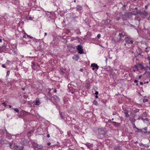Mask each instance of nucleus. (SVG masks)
<instances>
[{"instance_id":"nucleus-37","label":"nucleus","mask_w":150,"mask_h":150,"mask_svg":"<svg viewBox=\"0 0 150 150\" xmlns=\"http://www.w3.org/2000/svg\"><path fill=\"white\" fill-rule=\"evenodd\" d=\"M138 67V66L137 65H134V67H135V68H137Z\"/></svg>"},{"instance_id":"nucleus-29","label":"nucleus","mask_w":150,"mask_h":150,"mask_svg":"<svg viewBox=\"0 0 150 150\" xmlns=\"http://www.w3.org/2000/svg\"><path fill=\"white\" fill-rule=\"evenodd\" d=\"M90 83H87V84H86V87L87 88H89V87H90Z\"/></svg>"},{"instance_id":"nucleus-52","label":"nucleus","mask_w":150,"mask_h":150,"mask_svg":"<svg viewBox=\"0 0 150 150\" xmlns=\"http://www.w3.org/2000/svg\"><path fill=\"white\" fill-rule=\"evenodd\" d=\"M148 6L147 5L145 6V8L146 9L147 8Z\"/></svg>"},{"instance_id":"nucleus-32","label":"nucleus","mask_w":150,"mask_h":150,"mask_svg":"<svg viewBox=\"0 0 150 150\" xmlns=\"http://www.w3.org/2000/svg\"><path fill=\"white\" fill-rule=\"evenodd\" d=\"M27 35V37L29 38H30V39H32L33 38L31 36H30V35H28L27 34H26Z\"/></svg>"},{"instance_id":"nucleus-18","label":"nucleus","mask_w":150,"mask_h":150,"mask_svg":"<svg viewBox=\"0 0 150 150\" xmlns=\"http://www.w3.org/2000/svg\"><path fill=\"white\" fill-rule=\"evenodd\" d=\"M93 103L94 105H98V102L96 100H94L93 101Z\"/></svg>"},{"instance_id":"nucleus-55","label":"nucleus","mask_w":150,"mask_h":150,"mask_svg":"<svg viewBox=\"0 0 150 150\" xmlns=\"http://www.w3.org/2000/svg\"><path fill=\"white\" fill-rule=\"evenodd\" d=\"M9 107L10 108H11L12 107V106L11 105H9Z\"/></svg>"},{"instance_id":"nucleus-5","label":"nucleus","mask_w":150,"mask_h":150,"mask_svg":"<svg viewBox=\"0 0 150 150\" xmlns=\"http://www.w3.org/2000/svg\"><path fill=\"white\" fill-rule=\"evenodd\" d=\"M98 132L99 134H104L105 133V128H101L98 129Z\"/></svg>"},{"instance_id":"nucleus-46","label":"nucleus","mask_w":150,"mask_h":150,"mask_svg":"<svg viewBox=\"0 0 150 150\" xmlns=\"http://www.w3.org/2000/svg\"><path fill=\"white\" fill-rule=\"evenodd\" d=\"M48 93L49 94L50 96H51V93L50 92H48Z\"/></svg>"},{"instance_id":"nucleus-1","label":"nucleus","mask_w":150,"mask_h":150,"mask_svg":"<svg viewBox=\"0 0 150 150\" xmlns=\"http://www.w3.org/2000/svg\"><path fill=\"white\" fill-rule=\"evenodd\" d=\"M132 12L133 13V14L135 15H136L139 13L143 14L145 16H147L148 15L147 12L145 11H143L142 12H141L140 11L139 12L138 11H137L136 12H135L134 11H132Z\"/></svg>"},{"instance_id":"nucleus-27","label":"nucleus","mask_w":150,"mask_h":150,"mask_svg":"<svg viewBox=\"0 0 150 150\" xmlns=\"http://www.w3.org/2000/svg\"><path fill=\"white\" fill-rule=\"evenodd\" d=\"M11 63V62L9 60H7L6 62V64H9Z\"/></svg>"},{"instance_id":"nucleus-3","label":"nucleus","mask_w":150,"mask_h":150,"mask_svg":"<svg viewBox=\"0 0 150 150\" xmlns=\"http://www.w3.org/2000/svg\"><path fill=\"white\" fill-rule=\"evenodd\" d=\"M119 36H120L119 39L115 41V42H119L122 40V38H124L125 35H123L122 33H119Z\"/></svg>"},{"instance_id":"nucleus-9","label":"nucleus","mask_w":150,"mask_h":150,"mask_svg":"<svg viewBox=\"0 0 150 150\" xmlns=\"http://www.w3.org/2000/svg\"><path fill=\"white\" fill-rule=\"evenodd\" d=\"M23 146H16L15 147L16 150H23Z\"/></svg>"},{"instance_id":"nucleus-38","label":"nucleus","mask_w":150,"mask_h":150,"mask_svg":"<svg viewBox=\"0 0 150 150\" xmlns=\"http://www.w3.org/2000/svg\"><path fill=\"white\" fill-rule=\"evenodd\" d=\"M93 89L95 90L96 89H97V87L96 86H93Z\"/></svg>"},{"instance_id":"nucleus-62","label":"nucleus","mask_w":150,"mask_h":150,"mask_svg":"<svg viewBox=\"0 0 150 150\" xmlns=\"http://www.w3.org/2000/svg\"><path fill=\"white\" fill-rule=\"evenodd\" d=\"M71 93H72V94H73V93H74V92H73V91H72V92H71Z\"/></svg>"},{"instance_id":"nucleus-30","label":"nucleus","mask_w":150,"mask_h":150,"mask_svg":"<svg viewBox=\"0 0 150 150\" xmlns=\"http://www.w3.org/2000/svg\"><path fill=\"white\" fill-rule=\"evenodd\" d=\"M35 64L33 62L32 63V67H34L35 66Z\"/></svg>"},{"instance_id":"nucleus-51","label":"nucleus","mask_w":150,"mask_h":150,"mask_svg":"<svg viewBox=\"0 0 150 150\" xmlns=\"http://www.w3.org/2000/svg\"><path fill=\"white\" fill-rule=\"evenodd\" d=\"M80 71H83V69H80Z\"/></svg>"},{"instance_id":"nucleus-4","label":"nucleus","mask_w":150,"mask_h":150,"mask_svg":"<svg viewBox=\"0 0 150 150\" xmlns=\"http://www.w3.org/2000/svg\"><path fill=\"white\" fill-rule=\"evenodd\" d=\"M125 42L126 43L129 44L130 43L132 44L133 41L132 40H130V39L128 37H126L125 38Z\"/></svg>"},{"instance_id":"nucleus-14","label":"nucleus","mask_w":150,"mask_h":150,"mask_svg":"<svg viewBox=\"0 0 150 150\" xmlns=\"http://www.w3.org/2000/svg\"><path fill=\"white\" fill-rule=\"evenodd\" d=\"M138 66L141 68V69L142 70L143 69H145L144 67L142 64H138Z\"/></svg>"},{"instance_id":"nucleus-35","label":"nucleus","mask_w":150,"mask_h":150,"mask_svg":"<svg viewBox=\"0 0 150 150\" xmlns=\"http://www.w3.org/2000/svg\"><path fill=\"white\" fill-rule=\"evenodd\" d=\"M2 67L4 68H6V66L5 64H3L2 65Z\"/></svg>"},{"instance_id":"nucleus-40","label":"nucleus","mask_w":150,"mask_h":150,"mask_svg":"<svg viewBox=\"0 0 150 150\" xmlns=\"http://www.w3.org/2000/svg\"><path fill=\"white\" fill-rule=\"evenodd\" d=\"M148 100L147 99H145L144 100V101L145 102H148Z\"/></svg>"},{"instance_id":"nucleus-53","label":"nucleus","mask_w":150,"mask_h":150,"mask_svg":"<svg viewBox=\"0 0 150 150\" xmlns=\"http://www.w3.org/2000/svg\"><path fill=\"white\" fill-rule=\"evenodd\" d=\"M113 115H114L116 114V112H113Z\"/></svg>"},{"instance_id":"nucleus-57","label":"nucleus","mask_w":150,"mask_h":150,"mask_svg":"<svg viewBox=\"0 0 150 150\" xmlns=\"http://www.w3.org/2000/svg\"><path fill=\"white\" fill-rule=\"evenodd\" d=\"M44 34H45V36L47 35V33H45Z\"/></svg>"},{"instance_id":"nucleus-25","label":"nucleus","mask_w":150,"mask_h":150,"mask_svg":"<svg viewBox=\"0 0 150 150\" xmlns=\"http://www.w3.org/2000/svg\"><path fill=\"white\" fill-rule=\"evenodd\" d=\"M136 129L138 130V132H144L142 131V129H139L137 127H136Z\"/></svg>"},{"instance_id":"nucleus-26","label":"nucleus","mask_w":150,"mask_h":150,"mask_svg":"<svg viewBox=\"0 0 150 150\" xmlns=\"http://www.w3.org/2000/svg\"><path fill=\"white\" fill-rule=\"evenodd\" d=\"M72 58L73 59H76L77 60L78 59V57L76 56L73 57Z\"/></svg>"},{"instance_id":"nucleus-23","label":"nucleus","mask_w":150,"mask_h":150,"mask_svg":"<svg viewBox=\"0 0 150 150\" xmlns=\"http://www.w3.org/2000/svg\"><path fill=\"white\" fill-rule=\"evenodd\" d=\"M146 59H147L148 60L149 65H150V57H148L147 58H146Z\"/></svg>"},{"instance_id":"nucleus-61","label":"nucleus","mask_w":150,"mask_h":150,"mask_svg":"<svg viewBox=\"0 0 150 150\" xmlns=\"http://www.w3.org/2000/svg\"><path fill=\"white\" fill-rule=\"evenodd\" d=\"M148 68L149 69V70H150V65H149V67Z\"/></svg>"},{"instance_id":"nucleus-16","label":"nucleus","mask_w":150,"mask_h":150,"mask_svg":"<svg viewBox=\"0 0 150 150\" xmlns=\"http://www.w3.org/2000/svg\"><path fill=\"white\" fill-rule=\"evenodd\" d=\"M54 98L57 101H59V98L56 96H54Z\"/></svg>"},{"instance_id":"nucleus-20","label":"nucleus","mask_w":150,"mask_h":150,"mask_svg":"<svg viewBox=\"0 0 150 150\" xmlns=\"http://www.w3.org/2000/svg\"><path fill=\"white\" fill-rule=\"evenodd\" d=\"M40 104V102L39 100H37L35 102V105H39Z\"/></svg>"},{"instance_id":"nucleus-22","label":"nucleus","mask_w":150,"mask_h":150,"mask_svg":"<svg viewBox=\"0 0 150 150\" xmlns=\"http://www.w3.org/2000/svg\"><path fill=\"white\" fill-rule=\"evenodd\" d=\"M68 87L69 90H71L72 89V88L71 87V85L70 84H68Z\"/></svg>"},{"instance_id":"nucleus-63","label":"nucleus","mask_w":150,"mask_h":150,"mask_svg":"<svg viewBox=\"0 0 150 150\" xmlns=\"http://www.w3.org/2000/svg\"><path fill=\"white\" fill-rule=\"evenodd\" d=\"M25 35H24L23 36V38H25Z\"/></svg>"},{"instance_id":"nucleus-24","label":"nucleus","mask_w":150,"mask_h":150,"mask_svg":"<svg viewBox=\"0 0 150 150\" xmlns=\"http://www.w3.org/2000/svg\"><path fill=\"white\" fill-rule=\"evenodd\" d=\"M14 110L17 112H19L18 109L17 108H14L13 109Z\"/></svg>"},{"instance_id":"nucleus-44","label":"nucleus","mask_w":150,"mask_h":150,"mask_svg":"<svg viewBox=\"0 0 150 150\" xmlns=\"http://www.w3.org/2000/svg\"><path fill=\"white\" fill-rule=\"evenodd\" d=\"M2 104L4 105V106L5 107H6V105L5 102H4Z\"/></svg>"},{"instance_id":"nucleus-15","label":"nucleus","mask_w":150,"mask_h":150,"mask_svg":"<svg viewBox=\"0 0 150 150\" xmlns=\"http://www.w3.org/2000/svg\"><path fill=\"white\" fill-rule=\"evenodd\" d=\"M141 56V52H139L138 54H137L135 55H134V57L136 58H137V57H139V56Z\"/></svg>"},{"instance_id":"nucleus-42","label":"nucleus","mask_w":150,"mask_h":150,"mask_svg":"<svg viewBox=\"0 0 150 150\" xmlns=\"http://www.w3.org/2000/svg\"><path fill=\"white\" fill-rule=\"evenodd\" d=\"M134 82L135 83H137L138 82V81L137 80H135L134 81Z\"/></svg>"},{"instance_id":"nucleus-28","label":"nucleus","mask_w":150,"mask_h":150,"mask_svg":"<svg viewBox=\"0 0 150 150\" xmlns=\"http://www.w3.org/2000/svg\"><path fill=\"white\" fill-rule=\"evenodd\" d=\"M10 73V71L9 70H8L7 71L6 76H8L9 75Z\"/></svg>"},{"instance_id":"nucleus-58","label":"nucleus","mask_w":150,"mask_h":150,"mask_svg":"<svg viewBox=\"0 0 150 150\" xmlns=\"http://www.w3.org/2000/svg\"><path fill=\"white\" fill-rule=\"evenodd\" d=\"M134 9L135 10H137V7L135 8H134Z\"/></svg>"},{"instance_id":"nucleus-45","label":"nucleus","mask_w":150,"mask_h":150,"mask_svg":"<svg viewBox=\"0 0 150 150\" xmlns=\"http://www.w3.org/2000/svg\"><path fill=\"white\" fill-rule=\"evenodd\" d=\"M11 145H12V144H11V143H10L9 144V145H10V147L11 148Z\"/></svg>"},{"instance_id":"nucleus-10","label":"nucleus","mask_w":150,"mask_h":150,"mask_svg":"<svg viewBox=\"0 0 150 150\" xmlns=\"http://www.w3.org/2000/svg\"><path fill=\"white\" fill-rule=\"evenodd\" d=\"M76 10L77 11H80L81 10L83 9L82 7L80 5H77L76 7Z\"/></svg>"},{"instance_id":"nucleus-59","label":"nucleus","mask_w":150,"mask_h":150,"mask_svg":"<svg viewBox=\"0 0 150 150\" xmlns=\"http://www.w3.org/2000/svg\"><path fill=\"white\" fill-rule=\"evenodd\" d=\"M120 15L121 16H123V14H121V13H120Z\"/></svg>"},{"instance_id":"nucleus-17","label":"nucleus","mask_w":150,"mask_h":150,"mask_svg":"<svg viewBox=\"0 0 150 150\" xmlns=\"http://www.w3.org/2000/svg\"><path fill=\"white\" fill-rule=\"evenodd\" d=\"M112 123L113 124V125L115 127H117L118 125V123L116 122H113Z\"/></svg>"},{"instance_id":"nucleus-49","label":"nucleus","mask_w":150,"mask_h":150,"mask_svg":"<svg viewBox=\"0 0 150 150\" xmlns=\"http://www.w3.org/2000/svg\"><path fill=\"white\" fill-rule=\"evenodd\" d=\"M140 85H143V83L142 82H140Z\"/></svg>"},{"instance_id":"nucleus-39","label":"nucleus","mask_w":150,"mask_h":150,"mask_svg":"<svg viewBox=\"0 0 150 150\" xmlns=\"http://www.w3.org/2000/svg\"><path fill=\"white\" fill-rule=\"evenodd\" d=\"M95 94L96 95H97L98 94V92L97 91H96Z\"/></svg>"},{"instance_id":"nucleus-7","label":"nucleus","mask_w":150,"mask_h":150,"mask_svg":"<svg viewBox=\"0 0 150 150\" xmlns=\"http://www.w3.org/2000/svg\"><path fill=\"white\" fill-rule=\"evenodd\" d=\"M35 148L40 150H42L43 149V147L41 145H39L36 143H35L34 144Z\"/></svg>"},{"instance_id":"nucleus-33","label":"nucleus","mask_w":150,"mask_h":150,"mask_svg":"<svg viewBox=\"0 0 150 150\" xmlns=\"http://www.w3.org/2000/svg\"><path fill=\"white\" fill-rule=\"evenodd\" d=\"M100 36H101V35L100 34H98V35H97V37L98 38H99L100 37Z\"/></svg>"},{"instance_id":"nucleus-11","label":"nucleus","mask_w":150,"mask_h":150,"mask_svg":"<svg viewBox=\"0 0 150 150\" xmlns=\"http://www.w3.org/2000/svg\"><path fill=\"white\" fill-rule=\"evenodd\" d=\"M6 47L5 46H2L0 47V53L3 52L5 50Z\"/></svg>"},{"instance_id":"nucleus-31","label":"nucleus","mask_w":150,"mask_h":150,"mask_svg":"<svg viewBox=\"0 0 150 150\" xmlns=\"http://www.w3.org/2000/svg\"><path fill=\"white\" fill-rule=\"evenodd\" d=\"M148 67H149L148 66H146V67H144V68L145 69H144V70L146 71L147 70V69L148 68Z\"/></svg>"},{"instance_id":"nucleus-41","label":"nucleus","mask_w":150,"mask_h":150,"mask_svg":"<svg viewBox=\"0 0 150 150\" xmlns=\"http://www.w3.org/2000/svg\"><path fill=\"white\" fill-rule=\"evenodd\" d=\"M47 90L48 91V92H50L51 91V89L50 88H49L47 89Z\"/></svg>"},{"instance_id":"nucleus-50","label":"nucleus","mask_w":150,"mask_h":150,"mask_svg":"<svg viewBox=\"0 0 150 150\" xmlns=\"http://www.w3.org/2000/svg\"><path fill=\"white\" fill-rule=\"evenodd\" d=\"M141 77H142L141 76H139L138 78L139 79H140L141 78Z\"/></svg>"},{"instance_id":"nucleus-12","label":"nucleus","mask_w":150,"mask_h":150,"mask_svg":"<svg viewBox=\"0 0 150 150\" xmlns=\"http://www.w3.org/2000/svg\"><path fill=\"white\" fill-rule=\"evenodd\" d=\"M129 112L127 110H125V112H124V113L125 114V116L126 117H128L129 116V114H128Z\"/></svg>"},{"instance_id":"nucleus-19","label":"nucleus","mask_w":150,"mask_h":150,"mask_svg":"<svg viewBox=\"0 0 150 150\" xmlns=\"http://www.w3.org/2000/svg\"><path fill=\"white\" fill-rule=\"evenodd\" d=\"M139 111V109L137 108H135L134 110V111L135 113L138 112Z\"/></svg>"},{"instance_id":"nucleus-34","label":"nucleus","mask_w":150,"mask_h":150,"mask_svg":"<svg viewBox=\"0 0 150 150\" xmlns=\"http://www.w3.org/2000/svg\"><path fill=\"white\" fill-rule=\"evenodd\" d=\"M147 127H145L143 129L144 130H145V131H146L147 130Z\"/></svg>"},{"instance_id":"nucleus-48","label":"nucleus","mask_w":150,"mask_h":150,"mask_svg":"<svg viewBox=\"0 0 150 150\" xmlns=\"http://www.w3.org/2000/svg\"><path fill=\"white\" fill-rule=\"evenodd\" d=\"M51 144V143L50 142H48L47 144V145H50Z\"/></svg>"},{"instance_id":"nucleus-6","label":"nucleus","mask_w":150,"mask_h":150,"mask_svg":"<svg viewBox=\"0 0 150 150\" xmlns=\"http://www.w3.org/2000/svg\"><path fill=\"white\" fill-rule=\"evenodd\" d=\"M91 67H93L92 69L93 70H95V68L97 69H98L99 68V66L97 65V64L95 63L91 64Z\"/></svg>"},{"instance_id":"nucleus-47","label":"nucleus","mask_w":150,"mask_h":150,"mask_svg":"<svg viewBox=\"0 0 150 150\" xmlns=\"http://www.w3.org/2000/svg\"><path fill=\"white\" fill-rule=\"evenodd\" d=\"M54 93H56L57 92V90L56 89H54Z\"/></svg>"},{"instance_id":"nucleus-36","label":"nucleus","mask_w":150,"mask_h":150,"mask_svg":"<svg viewBox=\"0 0 150 150\" xmlns=\"http://www.w3.org/2000/svg\"><path fill=\"white\" fill-rule=\"evenodd\" d=\"M120 19V18L119 17H117V18H116V19L117 20V21H119V20Z\"/></svg>"},{"instance_id":"nucleus-60","label":"nucleus","mask_w":150,"mask_h":150,"mask_svg":"<svg viewBox=\"0 0 150 150\" xmlns=\"http://www.w3.org/2000/svg\"><path fill=\"white\" fill-rule=\"evenodd\" d=\"M126 44H128L127 43H126L125 42V43L124 44V45L125 46H126Z\"/></svg>"},{"instance_id":"nucleus-54","label":"nucleus","mask_w":150,"mask_h":150,"mask_svg":"<svg viewBox=\"0 0 150 150\" xmlns=\"http://www.w3.org/2000/svg\"><path fill=\"white\" fill-rule=\"evenodd\" d=\"M95 97L96 98H98V96L97 95H96V96Z\"/></svg>"},{"instance_id":"nucleus-56","label":"nucleus","mask_w":150,"mask_h":150,"mask_svg":"<svg viewBox=\"0 0 150 150\" xmlns=\"http://www.w3.org/2000/svg\"><path fill=\"white\" fill-rule=\"evenodd\" d=\"M2 42V40L1 39H0V42Z\"/></svg>"},{"instance_id":"nucleus-8","label":"nucleus","mask_w":150,"mask_h":150,"mask_svg":"<svg viewBox=\"0 0 150 150\" xmlns=\"http://www.w3.org/2000/svg\"><path fill=\"white\" fill-rule=\"evenodd\" d=\"M114 149V150H122L121 147L118 145H115Z\"/></svg>"},{"instance_id":"nucleus-64","label":"nucleus","mask_w":150,"mask_h":150,"mask_svg":"<svg viewBox=\"0 0 150 150\" xmlns=\"http://www.w3.org/2000/svg\"><path fill=\"white\" fill-rule=\"evenodd\" d=\"M22 90L23 91H24L25 90V88H22Z\"/></svg>"},{"instance_id":"nucleus-13","label":"nucleus","mask_w":150,"mask_h":150,"mask_svg":"<svg viewBox=\"0 0 150 150\" xmlns=\"http://www.w3.org/2000/svg\"><path fill=\"white\" fill-rule=\"evenodd\" d=\"M60 117L62 120H64L65 118V117H64V113H62V112L60 113Z\"/></svg>"},{"instance_id":"nucleus-43","label":"nucleus","mask_w":150,"mask_h":150,"mask_svg":"<svg viewBox=\"0 0 150 150\" xmlns=\"http://www.w3.org/2000/svg\"><path fill=\"white\" fill-rule=\"evenodd\" d=\"M47 136L48 137H50V135L49 134H47Z\"/></svg>"},{"instance_id":"nucleus-21","label":"nucleus","mask_w":150,"mask_h":150,"mask_svg":"<svg viewBox=\"0 0 150 150\" xmlns=\"http://www.w3.org/2000/svg\"><path fill=\"white\" fill-rule=\"evenodd\" d=\"M144 133L146 134H148L150 137V132H147V131H144L143 132Z\"/></svg>"},{"instance_id":"nucleus-2","label":"nucleus","mask_w":150,"mask_h":150,"mask_svg":"<svg viewBox=\"0 0 150 150\" xmlns=\"http://www.w3.org/2000/svg\"><path fill=\"white\" fill-rule=\"evenodd\" d=\"M77 49L79 51L78 52L80 54L83 53V47L81 45H78L77 46Z\"/></svg>"}]
</instances>
